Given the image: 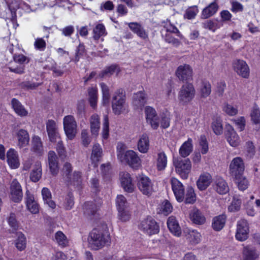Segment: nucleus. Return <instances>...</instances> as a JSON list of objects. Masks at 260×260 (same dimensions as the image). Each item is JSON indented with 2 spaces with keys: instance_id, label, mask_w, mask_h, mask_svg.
I'll return each instance as SVG.
<instances>
[{
  "instance_id": "f257e3e1",
  "label": "nucleus",
  "mask_w": 260,
  "mask_h": 260,
  "mask_svg": "<svg viewBox=\"0 0 260 260\" xmlns=\"http://www.w3.org/2000/svg\"><path fill=\"white\" fill-rule=\"evenodd\" d=\"M106 229V227L98 226L90 232L88 241L93 249H101L110 243V236Z\"/></svg>"
},
{
  "instance_id": "f03ea898",
  "label": "nucleus",
  "mask_w": 260,
  "mask_h": 260,
  "mask_svg": "<svg viewBox=\"0 0 260 260\" xmlns=\"http://www.w3.org/2000/svg\"><path fill=\"white\" fill-rule=\"evenodd\" d=\"M123 145L117 148V158L121 162L127 164L134 169H138L141 166V160L137 153L132 150L125 151Z\"/></svg>"
},
{
  "instance_id": "7ed1b4c3",
  "label": "nucleus",
  "mask_w": 260,
  "mask_h": 260,
  "mask_svg": "<svg viewBox=\"0 0 260 260\" xmlns=\"http://www.w3.org/2000/svg\"><path fill=\"white\" fill-rule=\"evenodd\" d=\"M196 90L193 84L186 83L182 85L178 92V100L183 104H187L192 100Z\"/></svg>"
},
{
  "instance_id": "20e7f679",
  "label": "nucleus",
  "mask_w": 260,
  "mask_h": 260,
  "mask_svg": "<svg viewBox=\"0 0 260 260\" xmlns=\"http://www.w3.org/2000/svg\"><path fill=\"white\" fill-rule=\"evenodd\" d=\"M125 94L122 89H117L114 93L112 107L114 113L119 115L125 109Z\"/></svg>"
},
{
  "instance_id": "39448f33",
  "label": "nucleus",
  "mask_w": 260,
  "mask_h": 260,
  "mask_svg": "<svg viewBox=\"0 0 260 260\" xmlns=\"http://www.w3.org/2000/svg\"><path fill=\"white\" fill-rule=\"evenodd\" d=\"M173 164L176 168L177 172L180 175L182 178L186 179L189 173L191 164L188 158L182 159L181 158H174Z\"/></svg>"
},
{
  "instance_id": "423d86ee",
  "label": "nucleus",
  "mask_w": 260,
  "mask_h": 260,
  "mask_svg": "<svg viewBox=\"0 0 260 260\" xmlns=\"http://www.w3.org/2000/svg\"><path fill=\"white\" fill-rule=\"evenodd\" d=\"M63 127L65 133L67 137L70 139H73L77 133V122L75 118L72 115H67L63 118Z\"/></svg>"
},
{
  "instance_id": "0eeeda50",
  "label": "nucleus",
  "mask_w": 260,
  "mask_h": 260,
  "mask_svg": "<svg viewBox=\"0 0 260 260\" xmlns=\"http://www.w3.org/2000/svg\"><path fill=\"white\" fill-rule=\"evenodd\" d=\"M139 229L149 235L155 234L159 232V226L151 217H148L141 221Z\"/></svg>"
},
{
  "instance_id": "6e6552de",
  "label": "nucleus",
  "mask_w": 260,
  "mask_h": 260,
  "mask_svg": "<svg viewBox=\"0 0 260 260\" xmlns=\"http://www.w3.org/2000/svg\"><path fill=\"white\" fill-rule=\"evenodd\" d=\"M175 74L178 79L183 82L188 83L192 80V69L187 64L180 65L177 68Z\"/></svg>"
},
{
  "instance_id": "1a4fd4ad",
  "label": "nucleus",
  "mask_w": 260,
  "mask_h": 260,
  "mask_svg": "<svg viewBox=\"0 0 260 260\" xmlns=\"http://www.w3.org/2000/svg\"><path fill=\"white\" fill-rule=\"evenodd\" d=\"M245 170V165L242 158L236 157L233 159L230 165V173L234 178L241 176Z\"/></svg>"
},
{
  "instance_id": "9d476101",
  "label": "nucleus",
  "mask_w": 260,
  "mask_h": 260,
  "mask_svg": "<svg viewBox=\"0 0 260 260\" xmlns=\"http://www.w3.org/2000/svg\"><path fill=\"white\" fill-rule=\"evenodd\" d=\"M23 198L22 187L18 181L14 179L10 184V198L15 203L20 202Z\"/></svg>"
},
{
  "instance_id": "9b49d317",
  "label": "nucleus",
  "mask_w": 260,
  "mask_h": 260,
  "mask_svg": "<svg viewBox=\"0 0 260 260\" xmlns=\"http://www.w3.org/2000/svg\"><path fill=\"white\" fill-rule=\"evenodd\" d=\"M146 121L151 127L156 129L159 125V118L154 108L151 106H146L145 108Z\"/></svg>"
},
{
  "instance_id": "f8f14e48",
  "label": "nucleus",
  "mask_w": 260,
  "mask_h": 260,
  "mask_svg": "<svg viewBox=\"0 0 260 260\" xmlns=\"http://www.w3.org/2000/svg\"><path fill=\"white\" fill-rule=\"evenodd\" d=\"M172 189L177 201L182 202L184 200L185 189L182 183L175 178L171 179Z\"/></svg>"
},
{
  "instance_id": "ddd939ff",
  "label": "nucleus",
  "mask_w": 260,
  "mask_h": 260,
  "mask_svg": "<svg viewBox=\"0 0 260 260\" xmlns=\"http://www.w3.org/2000/svg\"><path fill=\"white\" fill-rule=\"evenodd\" d=\"M138 186L140 190L145 195L150 196L153 192V184L151 180L146 176H142L138 182Z\"/></svg>"
},
{
  "instance_id": "4468645a",
  "label": "nucleus",
  "mask_w": 260,
  "mask_h": 260,
  "mask_svg": "<svg viewBox=\"0 0 260 260\" xmlns=\"http://www.w3.org/2000/svg\"><path fill=\"white\" fill-rule=\"evenodd\" d=\"M249 228L247 221L244 219H241L238 221L237 224V231L236 238L240 241H243L248 237Z\"/></svg>"
},
{
  "instance_id": "2eb2a0df",
  "label": "nucleus",
  "mask_w": 260,
  "mask_h": 260,
  "mask_svg": "<svg viewBox=\"0 0 260 260\" xmlns=\"http://www.w3.org/2000/svg\"><path fill=\"white\" fill-rule=\"evenodd\" d=\"M234 71L243 78H247L249 76V68L246 62L240 59L235 60L233 63Z\"/></svg>"
},
{
  "instance_id": "dca6fc26",
  "label": "nucleus",
  "mask_w": 260,
  "mask_h": 260,
  "mask_svg": "<svg viewBox=\"0 0 260 260\" xmlns=\"http://www.w3.org/2000/svg\"><path fill=\"white\" fill-rule=\"evenodd\" d=\"M101 205V202L96 204L93 202H87L85 203L83 206L84 214L90 219L96 217L98 215V211Z\"/></svg>"
},
{
  "instance_id": "f3484780",
  "label": "nucleus",
  "mask_w": 260,
  "mask_h": 260,
  "mask_svg": "<svg viewBox=\"0 0 260 260\" xmlns=\"http://www.w3.org/2000/svg\"><path fill=\"white\" fill-rule=\"evenodd\" d=\"M46 129L50 141L55 142L59 138L57 126L53 120H48L46 122Z\"/></svg>"
},
{
  "instance_id": "a211bd4d",
  "label": "nucleus",
  "mask_w": 260,
  "mask_h": 260,
  "mask_svg": "<svg viewBox=\"0 0 260 260\" xmlns=\"http://www.w3.org/2000/svg\"><path fill=\"white\" fill-rule=\"evenodd\" d=\"M48 161L50 171L53 175H56L59 171L58 160L57 155L53 151L48 154Z\"/></svg>"
},
{
  "instance_id": "6ab92c4d",
  "label": "nucleus",
  "mask_w": 260,
  "mask_h": 260,
  "mask_svg": "<svg viewBox=\"0 0 260 260\" xmlns=\"http://www.w3.org/2000/svg\"><path fill=\"white\" fill-rule=\"evenodd\" d=\"M25 200L27 208L31 213L36 214L39 212V205L35 200L34 195L28 190L25 193Z\"/></svg>"
},
{
  "instance_id": "aec40b11",
  "label": "nucleus",
  "mask_w": 260,
  "mask_h": 260,
  "mask_svg": "<svg viewBox=\"0 0 260 260\" xmlns=\"http://www.w3.org/2000/svg\"><path fill=\"white\" fill-rule=\"evenodd\" d=\"M213 189L220 194H224L229 191V187L223 178H217L213 184Z\"/></svg>"
},
{
  "instance_id": "412c9836",
  "label": "nucleus",
  "mask_w": 260,
  "mask_h": 260,
  "mask_svg": "<svg viewBox=\"0 0 260 260\" xmlns=\"http://www.w3.org/2000/svg\"><path fill=\"white\" fill-rule=\"evenodd\" d=\"M147 102V97L144 91L134 93L133 96V105L135 109H142Z\"/></svg>"
},
{
  "instance_id": "4be33fe9",
  "label": "nucleus",
  "mask_w": 260,
  "mask_h": 260,
  "mask_svg": "<svg viewBox=\"0 0 260 260\" xmlns=\"http://www.w3.org/2000/svg\"><path fill=\"white\" fill-rule=\"evenodd\" d=\"M244 260H257L259 258V252L251 245L244 246L243 250Z\"/></svg>"
},
{
  "instance_id": "5701e85b",
  "label": "nucleus",
  "mask_w": 260,
  "mask_h": 260,
  "mask_svg": "<svg viewBox=\"0 0 260 260\" xmlns=\"http://www.w3.org/2000/svg\"><path fill=\"white\" fill-rule=\"evenodd\" d=\"M225 132V136L228 142L231 146L233 147H236L240 144V138L235 131L234 128L229 126L227 128Z\"/></svg>"
},
{
  "instance_id": "b1692460",
  "label": "nucleus",
  "mask_w": 260,
  "mask_h": 260,
  "mask_svg": "<svg viewBox=\"0 0 260 260\" xmlns=\"http://www.w3.org/2000/svg\"><path fill=\"white\" fill-rule=\"evenodd\" d=\"M7 162L12 169H17L20 166L17 152L14 149H10L7 153Z\"/></svg>"
},
{
  "instance_id": "393cba45",
  "label": "nucleus",
  "mask_w": 260,
  "mask_h": 260,
  "mask_svg": "<svg viewBox=\"0 0 260 260\" xmlns=\"http://www.w3.org/2000/svg\"><path fill=\"white\" fill-rule=\"evenodd\" d=\"M121 184L125 191L132 192L134 190V185L132 182L130 175L127 172H122L120 174Z\"/></svg>"
},
{
  "instance_id": "a878e982",
  "label": "nucleus",
  "mask_w": 260,
  "mask_h": 260,
  "mask_svg": "<svg viewBox=\"0 0 260 260\" xmlns=\"http://www.w3.org/2000/svg\"><path fill=\"white\" fill-rule=\"evenodd\" d=\"M212 181V177L209 173H204L201 175L197 182L198 188L201 190H205L210 184Z\"/></svg>"
},
{
  "instance_id": "bb28decb",
  "label": "nucleus",
  "mask_w": 260,
  "mask_h": 260,
  "mask_svg": "<svg viewBox=\"0 0 260 260\" xmlns=\"http://www.w3.org/2000/svg\"><path fill=\"white\" fill-rule=\"evenodd\" d=\"M168 227L170 231L176 236H180L181 234V228L175 217L171 216L167 221Z\"/></svg>"
},
{
  "instance_id": "cd10ccee",
  "label": "nucleus",
  "mask_w": 260,
  "mask_h": 260,
  "mask_svg": "<svg viewBox=\"0 0 260 260\" xmlns=\"http://www.w3.org/2000/svg\"><path fill=\"white\" fill-rule=\"evenodd\" d=\"M218 9V6L215 2L211 3L208 6L203 10L201 18L205 19L212 16L216 13Z\"/></svg>"
},
{
  "instance_id": "c85d7f7f",
  "label": "nucleus",
  "mask_w": 260,
  "mask_h": 260,
  "mask_svg": "<svg viewBox=\"0 0 260 260\" xmlns=\"http://www.w3.org/2000/svg\"><path fill=\"white\" fill-rule=\"evenodd\" d=\"M138 149L143 153L147 152L149 147V140L146 134H143L138 142Z\"/></svg>"
},
{
  "instance_id": "c756f323",
  "label": "nucleus",
  "mask_w": 260,
  "mask_h": 260,
  "mask_svg": "<svg viewBox=\"0 0 260 260\" xmlns=\"http://www.w3.org/2000/svg\"><path fill=\"white\" fill-rule=\"evenodd\" d=\"M90 131L92 135L96 136L100 127V117L98 114H93L90 118Z\"/></svg>"
},
{
  "instance_id": "7c9ffc66",
  "label": "nucleus",
  "mask_w": 260,
  "mask_h": 260,
  "mask_svg": "<svg viewBox=\"0 0 260 260\" xmlns=\"http://www.w3.org/2000/svg\"><path fill=\"white\" fill-rule=\"evenodd\" d=\"M192 139L188 138L187 141L185 142L179 149V154L183 157L188 156L192 151L193 146Z\"/></svg>"
},
{
  "instance_id": "2f4dec72",
  "label": "nucleus",
  "mask_w": 260,
  "mask_h": 260,
  "mask_svg": "<svg viewBox=\"0 0 260 260\" xmlns=\"http://www.w3.org/2000/svg\"><path fill=\"white\" fill-rule=\"evenodd\" d=\"M103 155V150L98 143H95L93 145L90 158L94 163H96L100 160Z\"/></svg>"
},
{
  "instance_id": "473e14b6",
  "label": "nucleus",
  "mask_w": 260,
  "mask_h": 260,
  "mask_svg": "<svg viewBox=\"0 0 260 260\" xmlns=\"http://www.w3.org/2000/svg\"><path fill=\"white\" fill-rule=\"evenodd\" d=\"M226 216L224 215H220L213 218L212 223L213 229L216 231H220L224 226Z\"/></svg>"
},
{
  "instance_id": "72a5a7b5",
  "label": "nucleus",
  "mask_w": 260,
  "mask_h": 260,
  "mask_svg": "<svg viewBox=\"0 0 260 260\" xmlns=\"http://www.w3.org/2000/svg\"><path fill=\"white\" fill-rule=\"evenodd\" d=\"M16 236L17 239L15 241V246L18 250L22 251L26 246V238L22 232H17Z\"/></svg>"
},
{
  "instance_id": "f704fd0d",
  "label": "nucleus",
  "mask_w": 260,
  "mask_h": 260,
  "mask_svg": "<svg viewBox=\"0 0 260 260\" xmlns=\"http://www.w3.org/2000/svg\"><path fill=\"white\" fill-rule=\"evenodd\" d=\"M42 175L41 164L40 162H37L30 174V179L32 181L37 182L41 178Z\"/></svg>"
},
{
  "instance_id": "c9c22d12",
  "label": "nucleus",
  "mask_w": 260,
  "mask_h": 260,
  "mask_svg": "<svg viewBox=\"0 0 260 260\" xmlns=\"http://www.w3.org/2000/svg\"><path fill=\"white\" fill-rule=\"evenodd\" d=\"M18 145L20 147H24L28 144L29 138L27 132L24 129H20L17 133Z\"/></svg>"
},
{
  "instance_id": "e433bc0d",
  "label": "nucleus",
  "mask_w": 260,
  "mask_h": 260,
  "mask_svg": "<svg viewBox=\"0 0 260 260\" xmlns=\"http://www.w3.org/2000/svg\"><path fill=\"white\" fill-rule=\"evenodd\" d=\"M42 195L44 203L47 204L49 207L54 209L56 207L55 202L51 199V193L49 189L44 187L42 190Z\"/></svg>"
},
{
  "instance_id": "4c0bfd02",
  "label": "nucleus",
  "mask_w": 260,
  "mask_h": 260,
  "mask_svg": "<svg viewBox=\"0 0 260 260\" xmlns=\"http://www.w3.org/2000/svg\"><path fill=\"white\" fill-rule=\"evenodd\" d=\"M11 103L13 108L18 115L21 116H25L27 115V111L18 100L14 98L12 100Z\"/></svg>"
},
{
  "instance_id": "58836bf2",
  "label": "nucleus",
  "mask_w": 260,
  "mask_h": 260,
  "mask_svg": "<svg viewBox=\"0 0 260 260\" xmlns=\"http://www.w3.org/2000/svg\"><path fill=\"white\" fill-rule=\"evenodd\" d=\"M167 164V157L164 152H161L157 154L156 159V167L158 171L164 170Z\"/></svg>"
},
{
  "instance_id": "ea45409f",
  "label": "nucleus",
  "mask_w": 260,
  "mask_h": 260,
  "mask_svg": "<svg viewBox=\"0 0 260 260\" xmlns=\"http://www.w3.org/2000/svg\"><path fill=\"white\" fill-rule=\"evenodd\" d=\"M32 150L36 153L42 154L44 149L41 138L39 136H34L32 140Z\"/></svg>"
},
{
  "instance_id": "a19ab883",
  "label": "nucleus",
  "mask_w": 260,
  "mask_h": 260,
  "mask_svg": "<svg viewBox=\"0 0 260 260\" xmlns=\"http://www.w3.org/2000/svg\"><path fill=\"white\" fill-rule=\"evenodd\" d=\"M82 181V173L80 171H75L67 181L74 185H80Z\"/></svg>"
},
{
  "instance_id": "79ce46f5",
  "label": "nucleus",
  "mask_w": 260,
  "mask_h": 260,
  "mask_svg": "<svg viewBox=\"0 0 260 260\" xmlns=\"http://www.w3.org/2000/svg\"><path fill=\"white\" fill-rule=\"evenodd\" d=\"M120 69L117 64H112L110 66L106 67L104 70L101 72L99 74L101 78H103L105 76H110L113 75L115 73H119Z\"/></svg>"
},
{
  "instance_id": "37998d69",
  "label": "nucleus",
  "mask_w": 260,
  "mask_h": 260,
  "mask_svg": "<svg viewBox=\"0 0 260 260\" xmlns=\"http://www.w3.org/2000/svg\"><path fill=\"white\" fill-rule=\"evenodd\" d=\"M191 219L193 223L197 224H203L206 221L204 215L198 209H194L193 210Z\"/></svg>"
},
{
  "instance_id": "c03bdc74",
  "label": "nucleus",
  "mask_w": 260,
  "mask_h": 260,
  "mask_svg": "<svg viewBox=\"0 0 260 260\" xmlns=\"http://www.w3.org/2000/svg\"><path fill=\"white\" fill-rule=\"evenodd\" d=\"M241 205V200L239 196H234L232 201L228 207L230 212H235L240 210Z\"/></svg>"
},
{
  "instance_id": "a18cd8bd",
  "label": "nucleus",
  "mask_w": 260,
  "mask_h": 260,
  "mask_svg": "<svg viewBox=\"0 0 260 260\" xmlns=\"http://www.w3.org/2000/svg\"><path fill=\"white\" fill-rule=\"evenodd\" d=\"M211 92V84L209 82L203 81L200 88V94L201 98H206Z\"/></svg>"
},
{
  "instance_id": "49530a36",
  "label": "nucleus",
  "mask_w": 260,
  "mask_h": 260,
  "mask_svg": "<svg viewBox=\"0 0 260 260\" xmlns=\"http://www.w3.org/2000/svg\"><path fill=\"white\" fill-rule=\"evenodd\" d=\"M88 93L89 95V101L90 106L94 108L96 106L98 100V90L96 88L91 87L88 89Z\"/></svg>"
},
{
  "instance_id": "de8ad7c7",
  "label": "nucleus",
  "mask_w": 260,
  "mask_h": 260,
  "mask_svg": "<svg viewBox=\"0 0 260 260\" xmlns=\"http://www.w3.org/2000/svg\"><path fill=\"white\" fill-rule=\"evenodd\" d=\"M172 206L168 201L163 202L157 209L159 213L167 215L170 213L172 210Z\"/></svg>"
},
{
  "instance_id": "09e8293b",
  "label": "nucleus",
  "mask_w": 260,
  "mask_h": 260,
  "mask_svg": "<svg viewBox=\"0 0 260 260\" xmlns=\"http://www.w3.org/2000/svg\"><path fill=\"white\" fill-rule=\"evenodd\" d=\"M8 222L11 228V229L10 230L11 233H14L18 230L19 228V224L14 213H10V216L8 218Z\"/></svg>"
},
{
  "instance_id": "8fccbe9b",
  "label": "nucleus",
  "mask_w": 260,
  "mask_h": 260,
  "mask_svg": "<svg viewBox=\"0 0 260 260\" xmlns=\"http://www.w3.org/2000/svg\"><path fill=\"white\" fill-rule=\"evenodd\" d=\"M100 86L103 94V103L104 105H106L109 103L110 97L109 89L107 85L104 83H101Z\"/></svg>"
},
{
  "instance_id": "3c124183",
  "label": "nucleus",
  "mask_w": 260,
  "mask_h": 260,
  "mask_svg": "<svg viewBox=\"0 0 260 260\" xmlns=\"http://www.w3.org/2000/svg\"><path fill=\"white\" fill-rule=\"evenodd\" d=\"M212 127L216 135H220L222 133L221 120L219 118L214 119L212 123Z\"/></svg>"
},
{
  "instance_id": "603ef678",
  "label": "nucleus",
  "mask_w": 260,
  "mask_h": 260,
  "mask_svg": "<svg viewBox=\"0 0 260 260\" xmlns=\"http://www.w3.org/2000/svg\"><path fill=\"white\" fill-rule=\"evenodd\" d=\"M85 103L84 100H81L78 102L76 108L77 116L78 118L83 119L85 116Z\"/></svg>"
},
{
  "instance_id": "864d4df0",
  "label": "nucleus",
  "mask_w": 260,
  "mask_h": 260,
  "mask_svg": "<svg viewBox=\"0 0 260 260\" xmlns=\"http://www.w3.org/2000/svg\"><path fill=\"white\" fill-rule=\"evenodd\" d=\"M185 203L186 204H193L196 201V195L194 192V189L191 187H189L187 189Z\"/></svg>"
},
{
  "instance_id": "5fc2aeb1",
  "label": "nucleus",
  "mask_w": 260,
  "mask_h": 260,
  "mask_svg": "<svg viewBox=\"0 0 260 260\" xmlns=\"http://www.w3.org/2000/svg\"><path fill=\"white\" fill-rule=\"evenodd\" d=\"M102 137L104 139H108L109 135V124L108 117L107 115H104L103 124Z\"/></svg>"
},
{
  "instance_id": "6e6d98bb",
  "label": "nucleus",
  "mask_w": 260,
  "mask_h": 260,
  "mask_svg": "<svg viewBox=\"0 0 260 260\" xmlns=\"http://www.w3.org/2000/svg\"><path fill=\"white\" fill-rule=\"evenodd\" d=\"M73 170V167L72 165L68 162H66L63 166L62 168V175L63 178L67 181L69 178H71V176L72 175L71 173Z\"/></svg>"
},
{
  "instance_id": "4d7b16f0",
  "label": "nucleus",
  "mask_w": 260,
  "mask_h": 260,
  "mask_svg": "<svg viewBox=\"0 0 260 260\" xmlns=\"http://www.w3.org/2000/svg\"><path fill=\"white\" fill-rule=\"evenodd\" d=\"M118 210L122 211L123 209L127 208V203L125 198L122 195H118L116 199Z\"/></svg>"
},
{
  "instance_id": "13d9d810",
  "label": "nucleus",
  "mask_w": 260,
  "mask_h": 260,
  "mask_svg": "<svg viewBox=\"0 0 260 260\" xmlns=\"http://www.w3.org/2000/svg\"><path fill=\"white\" fill-rule=\"evenodd\" d=\"M251 120L255 123L260 122V110L257 105H254L251 112Z\"/></svg>"
},
{
  "instance_id": "bf43d9fd",
  "label": "nucleus",
  "mask_w": 260,
  "mask_h": 260,
  "mask_svg": "<svg viewBox=\"0 0 260 260\" xmlns=\"http://www.w3.org/2000/svg\"><path fill=\"white\" fill-rule=\"evenodd\" d=\"M235 179L240 190H244L248 187V181L243 176V175L238 178H235Z\"/></svg>"
},
{
  "instance_id": "052dcab7",
  "label": "nucleus",
  "mask_w": 260,
  "mask_h": 260,
  "mask_svg": "<svg viewBox=\"0 0 260 260\" xmlns=\"http://www.w3.org/2000/svg\"><path fill=\"white\" fill-rule=\"evenodd\" d=\"M255 147L253 143L248 141L246 143V152L245 155L246 157L249 159L252 158L255 154Z\"/></svg>"
},
{
  "instance_id": "680f3d73",
  "label": "nucleus",
  "mask_w": 260,
  "mask_h": 260,
  "mask_svg": "<svg viewBox=\"0 0 260 260\" xmlns=\"http://www.w3.org/2000/svg\"><path fill=\"white\" fill-rule=\"evenodd\" d=\"M105 32V28L103 24H99L93 29L94 38L98 40L101 36H103Z\"/></svg>"
},
{
  "instance_id": "e2e57ef3",
  "label": "nucleus",
  "mask_w": 260,
  "mask_h": 260,
  "mask_svg": "<svg viewBox=\"0 0 260 260\" xmlns=\"http://www.w3.org/2000/svg\"><path fill=\"white\" fill-rule=\"evenodd\" d=\"M74 205V197L72 193L69 192L66 197L64 207L66 210H71Z\"/></svg>"
},
{
  "instance_id": "0e129e2a",
  "label": "nucleus",
  "mask_w": 260,
  "mask_h": 260,
  "mask_svg": "<svg viewBox=\"0 0 260 260\" xmlns=\"http://www.w3.org/2000/svg\"><path fill=\"white\" fill-rule=\"evenodd\" d=\"M55 239L56 242L61 246H64L67 244V240L66 236L62 232L58 231L55 235Z\"/></svg>"
},
{
  "instance_id": "69168bd1",
  "label": "nucleus",
  "mask_w": 260,
  "mask_h": 260,
  "mask_svg": "<svg viewBox=\"0 0 260 260\" xmlns=\"http://www.w3.org/2000/svg\"><path fill=\"white\" fill-rule=\"evenodd\" d=\"M200 145L201 147V153L206 154L208 151V144L207 139L204 135H201L199 140Z\"/></svg>"
},
{
  "instance_id": "338daca9",
  "label": "nucleus",
  "mask_w": 260,
  "mask_h": 260,
  "mask_svg": "<svg viewBox=\"0 0 260 260\" xmlns=\"http://www.w3.org/2000/svg\"><path fill=\"white\" fill-rule=\"evenodd\" d=\"M170 118L168 113H162L160 115V120L159 123L163 128H167L170 126Z\"/></svg>"
},
{
  "instance_id": "774afa93",
  "label": "nucleus",
  "mask_w": 260,
  "mask_h": 260,
  "mask_svg": "<svg viewBox=\"0 0 260 260\" xmlns=\"http://www.w3.org/2000/svg\"><path fill=\"white\" fill-rule=\"evenodd\" d=\"M202 25L203 28L205 29H208L213 31H215L217 28V24L213 20H208L204 21L202 23Z\"/></svg>"
}]
</instances>
